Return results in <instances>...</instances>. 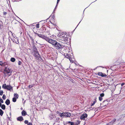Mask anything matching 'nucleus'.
Returning a JSON list of instances; mask_svg holds the SVG:
<instances>
[{
	"label": "nucleus",
	"instance_id": "f3484780",
	"mask_svg": "<svg viewBox=\"0 0 125 125\" xmlns=\"http://www.w3.org/2000/svg\"><path fill=\"white\" fill-rule=\"evenodd\" d=\"M116 119H114L113 120H112L110 122V123H112V124H113L114 122H115L116 121Z\"/></svg>",
	"mask_w": 125,
	"mask_h": 125
},
{
	"label": "nucleus",
	"instance_id": "39448f33",
	"mask_svg": "<svg viewBox=\"0 0 125 125\" xmlns=\"http://www.w3.org/2000/svg\"><path fill=\"white\" fill-rule=\"evenodd\" d=\"M11 69H10L8 67H6L4 70V73L5 74L6 73L8 74L9 76L11 75L12 72L11 71Z\"/></svg>",
	"mask_w": 125,
	"mask_h": 125
},
{
	"label": "nucleus",
	"instance_id": "cd10ccee",
	"mask_svg": "<svg viewBox=\"0 0 125 125\" xmlns=\"http://www.w3.org/2000/svg\"><path fill=\"white\" fill-rule=\"evenodd\" d=\"M104 95V94L103 93H102L100 94V96L101 97H103Z\"/></svg>",
	"mask_w": 125,
	"mask_h": 125
},
{
	"label": "nucleus",
	"instance_id": "0eeeda50",
	"mask_svg": "<svg viewBox=\"0 0 125 125\" xmlns=\"http://www.w3.org/2000/svg\"><path fill=\"white\" fill-rule=\"evenodd\" d=\"M47 40H46V41L52 44L53 46L56 41L55 40H53L52 39H49L48 37H47Z\"/></svg>",
	"mask_w": 125,
	"mask_h": 125
},
{
	"label": "nucleus",
	"instance_id": "dca6fc26",
	"mask_svg": "<svg viewBox=\"0 0 125 125\" xmlns=\"http://www.w3.org/2000/svg\"><path fill=\"white\" fill-rule=\"evenodd\" d=\"M1 108L3 110H4L5 109L6 106L4 104H2L1 106Z\"/></svg>",
	"mask_w": 125,
	"mask_h": 125
},
{
	"label": "nucleus",
	"instance_id": "5701e85b",
	"mask_svg": "<svg viewBox=\"0 0 125 125\" xmlns=\"http://www.w3.org/2000/svg\"><path fill=\"white\" fill-rule=\"evenodd\" d=\"M16 101V98L15 97H14L12 98V101L14 102H15Z\"/></svg>",
	"mask_w": 125,
	"mask_h": 125
},
{
	"label": "nucleus",
	"instance_id": "2eb2a0df",
	"mask_svg": "<svg viewBox=\"0 0 125 125\" xmlns=\"http://www.w3.org/2000/svg\"><path fill=\"white\" fill-rule=\"evenodd\" d=\"M80 122L79 120H77L76 122H74V125H78L80 124Z\"/></svg>",
	"mask_w": 125,
	"mask_h": 125
},
{
	"label": "nucleus",
	"instance_id": "bf43d9fd",
	"mask_svg": "<svg viewBox=\"0 0 125 125\" xmlns=\"http://www.w3.org/2000/svg\"><path fill=\"white\" fill-rule=\"evenodd\" d=\"M76 27H76L75 28V29H74V30H75V29L76 28Z\"/></svg>",
	"mask_w": 125,
	"mask_h": 125
},
{
	"label": "nucleus",
	"instance_id": "6ab92c4d",
	"mask_svg": "<svg viewBox=\"0 0 125 125\" xmlns=\"http://www.w3.org/2000/svg\"><path fill=\"white\" fill-rule=\"evenodd\" d=\"M49 118L51 119H53V114H51L49 115Z\"/></svg>",
	"mask_w": 125,
	"mask_h": 125
},
{
	"label": "nucleus",
	"instance_id": "393cba45",
	"mask_svg": "<svg viewBox=\"0 0 125 125\" xmlns=\"http://www.w3.org/2000/svg\"><path fill=\"white\" fill-rule=\"evenodd\" d=\"M71 123H72V122L71 121L66 122L65 123V124H64V125H66L68 124H71Z\"/></svg>",
	"mask_w": 125,
	"mask_h": 125
},
{
	"label": "nucleus",
	"instance_id": "4c0bfd02",
	"mask_svg": "<svg viewBox=\"0 0 125 125\" xmlns=\"http://www.w3.org/2000/svg\"><path fill=\"white\" fill-rule=\"evenodd\" d=\"M53 15L52 16V18L53 19H54V18H55V16L54 15V14H53Z\"/></svg>",
	"mask_w": 125,
	"mask_h": 125
},
{
	"label": "nucleus",
	"instance_id": "72a5a7b5",
	"mask_svg": "<svg viewBox=\"0 0 125 125\" xmlns=\"http://www.w3.org/2000/svg\"><path fill=\"white\" fill-rule=\"evenodd\" d=\"M102 67V68H103V66H97V67H96L94 69V70H95L98 67Z\"/></svg>",
	"mask_w": 125,
	"mask_h": 125
},
{
	"label": "nucleus",
	"instance_id": "412c9836",
	"mask_svg": "<svg viewBox=\"0 0 125 125\" xmlns=\"http://www.w3.org/2000/svg\"><path fill=\"white\" fill-rule=\"evenodd\" d=\"M64 113H62L61 114L60 116L62 117H65V115H64Z\"/></svg>",
	"mask_w": 125,
	"mask_h": 125
},
{
	"label": "nucleus",
	"instance_id": "423d86ee",
	"mask_svg": "<svg viewBox=\"0 0 125 125\" xmlns=\"http://www.w3.org/2000/svg\"><path fill=\"white\" fill-rule=\"evenodd\" d=\"M72 54L73 55L72 53ZM66 57L67 58L69 59L70 62L72 63H74V61L73 60V59H74L73 58V55H71L70 54L66 53Z\"/></svg>",
	"mask_w": 125,
	"mask_h": 125
},
{
	"label": "nucleus",
	"instance_id": "58836bf2",
	"mask_svg": "<svg viewBox=\"0 0 125 125\" xmlns=\"http://www.w3.org/2000/svg\"><path fill=\"white\" fill-rule=\"evenodd\" d=\"M31 40L32 41V42L34 43V40L32 38H31Z\"/></svg>",
	"mask_w": 125,
	"mask_h": 125
},
{
	"label": "nucleus",
	"instance_id": "e433bc0d",
	"mask_svg": "<svg viewBox=\"0 0 125 125\" xmlns=\"http://www.w3.org/2000/svg\"><path fill=\"white\" fill-rule=\"evenodd\" d=\"M33 87V85H29V88H31L32 87Z\"/></svg>",
	"mask_w": 125,
	"mask_h": 125
},
{
	"label": "nucleus",
	"instance_id": "4d7b16f0",
	"mask_svg": "<svg viewBox=\"0 0 125 125\" xmlns=\"http://www.w3.org/2000/svg\"><path fill=\"white\" fill-rule=\"evenodd\" d=\"M0 89H1V87H0Z\"/></svg>",
	"mask_w": 125,
	"mask_h": 125
},
{
	"label": "nucleus",
	"instance_id": "9b49d317",
	"mask_svg": "<svg viewBox=\"0 0 125 125\" xmlns=\"http://www.w3.org/2000/svg\"><path fill=\"white\" fill-rule=\"evenodd\" d=\"M98 74L100 76H101L102 77H105L106 76V75L105 74L103 73L102 72H98Z\"/></svg>",
	"mask_w": 125,
	"mask_h": 125
},
{
	"label": "nucleus",
	"instance_id": "f257e3e1",
	"mask_svg": "<svg viewBox=\"0 0 125 125\" xmlns=\"http://www.w3.org/2000/svg\"><path fill=\"white\" fill-rule=\"evenodd\" d=\"M57 36L60 39V42L62 43L67 44L70 42L69 36L66 32H61L60 34H58Z\"/></svg>",
	"mask_w": 125,
	"mask_h": 125
},
{
	"label": "nucleus",
	"instance_id": "6e6552de",
	"mask_svg": "<svg viewBox=\"0 0 125 125\" xmlns=\"http://www.w3.org/2000/svg\"><path fill=\"white\" fill-rule=\"evenodd\" d=\"M38 36L40 37L42 39H44L45 40H47V37L43 35L42 34H37Z\"/></svg>",
	"mask_w": 125,
	"mask_h": 125
},
{
	"label": "nucleus",
	"instance_id": "ea45409f",
	"mask_svg": "<svg viewBox=\"0 0 125 125\" xmlns=\"http://www.w3.org/2000/svg\"><path fill=\"white\" fill-rule=\"evenodd\" d=\"M27 125H32V123L31 122H29L28 124Z\"/></svg>",
	"mask_w": 125,
	"mask_h": 125
},
{
	"label": "nucleus",
	"instance_id": "1a4fd4ad",
	"mask_svg": "<svg viewBox=\"0 0 125 125\" xmlns=\"http://www.w3.org/2000/svg\"><path fill=\"white\" fill-rule=\"evenodd\" d=\"M87 116V115L86 113L82 115L80 117V119L81 120H84L85 118Z\"/></svg>",
	"mask_w": 125,
	"mask_h": 125
},
{
	"label": "nucleus",
	"instance_id": "ddd939ff",
	"mask_svg": "<svg viewBox=\"0 0 125 125\" xmlns=\"http://www.w3.org/2000/svg\"><path fill=\"white\" fill-rule=\"evenodd\" d=\"M22 115L23 116H25L27 115V113L26 111L23 110L21 112Z\"/></svg>",
	"mask_w": 125,
	"mask_h": 125
},
{
	"label": "nucleus",
	"instance_id": "c756f323",
	"mask_svg": "<svg viewBox=\"0 0 125 125\" xmlns=\"http://www.w3.org/2000/svg\"><path fill=\"white\" fill-rule=\"evenodd\" d=\"M24 123L25 124H27L29 123L28 121V120H26L24 121Z\"/></svg>",
	"mask_w": 125,
	"mask_h": 125
},
{
	"label": "nucleus",
	"instance_id": "79ce46f5",
	"mask_svg": "<svg viewBox=\"0 0 125 125\" xmlns=\"http://www.w3.org/2000/svg\"><path fill=\"white\" fill-rule=\"evenodd\" d=\"M125 83H122L121 84V86H123L125 84Z\"/></svg>",
	"mask_w": 125,
	"mask_h": 125
},
{
	"label": "nucleus",
	"instance_id": "e2e57ef3",
	"mask_svg": "<svg viewBox=\"0 0 125 125\" xmlns=\"http://www.w3.org/2000/svg\"><path fill=\"white\" fill-rule=\"evenodd\" d=\"M99 108V107L98 108Z\"/></svg>",
	"mask_w": 125,
	"mask_h": 125
},
{
	"label": "nucleus",
	"instance_id": "8fccbe9b",
	"mask_svg": "<svg viewBox=\"0 0 125 125\" xmlns=\"http://www.w3.org/2000/svg\"><path fill=\"white\" fill-rule=\"evenodd\" d=\"M1 103H1L0 102V107L2 105V104H1Z\"/></svg>",
	"mask_w": 125,
	"mask_h": 125
},
{
	"label": "nucleus",
	"instance_id": "aec40b11",
	"mask_svg": "<svg viewBox=\"0 0 125 125\" xmlns=\"http://www.w3.org/2000/svg\"><path fill=\"white\" fill-rule=\"evenodd\" d=\"M4 112L1 109H0V115L1 116H2L3 115Z\"/></svg>",
	"mask_w": 125,
	"mask_h": 125
},
{
	"label": "nucleus",
	"instance_id": "4be33fe9",
	"mask_svg": "<svg viewBox=\"0 0 125 125\" xmlns=\"http://www.w3.org/2000/svg\"><path fill=\"white\" fill-rule=\"evenodd\" d=\"M14 96L15 97H16V98H18L19 96L17 94H14Z\"/></svg>",
	"mask_w": 125,
	"mask_h": 125
},
{
	"label": "nucleus",
	"instance_id": "473e14b6",
	"mask_svg": "<svg viewBox=\"0 0 125 125\" xmlns=\"http://www.w3.org/2000/svg\"><path fill=\"white\" fill-rule=\"evenodd\" d=\"M21 64V61H19L18 62V64L19 65H20Z\"/></svg>",
	"mask_w": 125,
	"mask_h": 125
},
{
	"label": "nucleus",
	"instance_id": "f704fd0d",
	"mask_svg": "<svg viewBox=\"0 0 125 125\" xmlns=\"http://www.w3.org/2000/svg\"><path fill=\"white\" fill-rule=\"evenodd\" d=\"M70 125H74V122H72V123Z\"/></svg>",
	"mask_w": 125,
	"mask_h": 125
},
{
	"label": "nucleus",
	"instance_id": "9d476101",
	"mask_svg": "<svg viewBox=\"0 0 125 125\" xmlns=\"http://www.w3.org/2000/svg\"><path fill=\"white\" fill-rule=\"evenodd\" d=\"M64 114L65 117H70L71 115V113L68 112L64 113Z\"/></svg>",
	"mask_w": 125,
	"mask_h": 125
},
{
	"label": "nucleus",
	"instance_id": "c9c22d12",
	"mask_svg": "<svg viewBox=\"0 0 125 125\" xmlns=\"http://www.w3.org/2000/svg\"><path fill=\"white\" fill-rule=\"evenodd\" d=\"M58 5V4H57V3L56 4V5L55 7L54 8L55 9H56L57 8V6Z\"/></svg>",
	"mask_w": 125,
	"mask_h": 125
},
{
	"label": "nucleus",
	"instance_id": "0e129e2a",
	"mask_svg": "<svg viewBox=\"0 0 125 125\" xmlns=\"http://www.w3.org/2000/svg\"><path fill=\"white\" fill-rule=\"evenodd\" d=\"M96 0H96L95 1H96Z\"/></svg>",
	"mask_w": 125,
	"mask_h": 125
},
{
	"label": "nucleus",
	"instance_id": "7ed1b4c3",
	"mask_svg": "<svg viewBox=\"0 0 125 125\" xmlns=\"http://www.w3.org/2000/svg\"><path fill=\"white\" fill-rule=\"evenodd\" d=\"M2 88L7 89L10 91H13V88L12 86L10 85H7L5 84H4L2 86Z\"/></svg>",
	"mask_w": 125,
	"mask_h": 125
},
{
	"label": "nucleus",
	"instance_id": "6e6d98bb",
	"mask_svg": "<svg viewBox=\"0 0 125 125\" xmlns=\"http://www.w3.org/2000/svg\"><path fill=\"white\" fill-rule=\"evenodd\" d=\"M36 43H38V42H37V41H36ZM39 43H38V44H39Z\"/></svg>",
	"mask_w": 125,
	"mask_h": 125
},
{
	"label": "nucleus",
	"instance_id": "c85d7f7f",
	"mask_svg": "<svg viewBox=\"0 0 125 125\" xmlns=\"http://www.w3.org/2000/svg\"><path fill=\"white\" fill-rule=\"evenodd\" d=\"M102 97H101L100 96H99V100L100 101H101L102 100Z\"/></svg>",
	"mask_w": 125,
	"mask_h": 125
},
{
	"label": "nucleus",
	"instance_id": "603ef678",
	"mask_svg": "<svg viewBox=\"0 0 125 125\" xmlns=\"http://www.w3.org/2000/svg\"><path fill=\"white\" fill-rule=\"evenodd\" d=\"M10 116H11V112H10Z\"/></svg>",
	"mask_w": 125,
	"mask_h": 125
},
{
	"label": "nucleus",
	"instance_id": "a18cd8bd",
	"mask_svg": "<svg viewBox=\"0 0 125 125\" xmlns=\"http://www.w3.org/2000/svg\"><path fill=\"white\" fill-rule=\"evenodd\" d=\"M60 0H57V4H58Z\"/></svg>",
	"mask_w": 125,
	"mask_h": 125
},
{
	"label": "nucleus",
	"instance_id": "a211bd4d",
	"mask_svg": "<svg viewBox=\"0 0 125 125\" xmlns=\"http://www.w3.org/2000/svg\"><path fill=\"white\" fill-rule=\"evenodd\" d=\"M10 60L11 62H14L15 61V59L14 58L12 57L11 58Z\"/></svg>",
	"mask_w": 125,
	"mask_h": 125
},
{
	"label": "nucleus",
	"instance_id": "3c124183",
	"mask_svg": "<svg viewBox=\"0 0 125 125\" xmlns=\"http://www.w3.org/2000/svg\"><path fill=\"white\" fill-rule=\"evenodd\" d=\"M106 106H107V105H104V107H106Z\"/></svg>",
	"mask_w": 125,
	"mask_h": 125
},
{
	"label": "nucleus",
	"instance_id": "f8f14e48",
	"mask_svg": "<svg viewBox=\"0 0 125 125\" xmlns=\"http://www.w3.org/2000/svg\"><path fill=\"white\" fill-rule=\"evenodd\" d=\"M17 120L18 121H21L23 120V117L21 116L17 118Z\"/></svg>",
	"mask_w": 125,
	"mask_h": 125
},
{
	"label": "nucleus",
	"instance_id": "bb28decb",
	"mask_svg": "<svg viewBox=\"0 0 125 125\" xmlns=\"http://www.w3.org/2000/svg\"><path fill=\"white\" fill-rule=\"evenodd\" d=\"M3 91L2 90L0 91V95H3Z\"/></svg>",
	"mask_w": 125,
	"mask_h": 125
},
{
	"label": "nucleus",
	"instance_id": "49530a36",
	"mask_svg": "<svg viewBox=\"0 0 125 125\" xmlns=\"http://www.w3.org/2000/svg\"><path fill=\"white\" fill-rule=\"evenodd\" d=\"M39 44L40 45H43V44H40V43H39ZM43 47V46H41V47H42V48Z\"/></svg>",
	"mask_w": 125,
	"mask_h": 125
},
{
	"label": "nucleus",
	"instance_id": "5fc2aeb1",
	"mask_svg": "<svg viewBox=\"0 0 125 125\" xmlns=\"http://www.w3.org/2000/svg\"><path fill=\"white\" fill-rule=\"evenodd\" d=\"M106 101H104L103 102V103H104Z\"/></svg>",
	"mask_w": 125,
	"mask_h": 125
},
{
	"label": "nucleus",
	"instance_id": "13d9d810",
	"mask_svg": "<svg viewBox=\"0 0 125 125\" xmlns=\"http://www.w3.org/2000/svg\"><path fill=\"white\" fill-rule=\"evenodd\" d=\"M76 27H76L75 28V29H74V30H75V29L76 28Z\"/></svg>",
	"mask_w": 125,
	"mask_h": 125
},
{
	"label": "nucleus",
	"instance_id": "c03bdc74",
	"mask_svg": "<svg viewBox=\"0 0 125 125\" xmlns=\"http://www.w3.org/2000/svg\"><path fill=\"white\" fill-rule=\"evenodd\" d=\"M3 63L2 61H0V65H1Z\"/></svg>",
	"mask_w": 125,
	"mask_h": 125
},
{
	"label": "nucleus",
	"instance_id": "052dcab7",
	"mask_svg": "<svg viewBox=\"0 0 125 125\" xmlns=\"http://www.w3.org/2000/svg\"><path fill=\"white\" fill-rule=\"evenodd\" d=\"M76 27H76L75 28V29H74V30H75V29L76 28Z\"/></svg>",
	"mask_w": 125,
	"mask_h": 125
},
{
	"label": "nucleus",
	"instance_id": "37998d69",
	"mask_svg": "<svg viewBox=\"0 0 125 125\" xmlns=\"http://www.w3.org/2000/svg\"><path fill=\"white\" fill-rule=\"evenodd\" d=\"M7 12H3V15H5L7 14Z\"/></svg>",
	"mask_w": 125,
	"mask_h": 125
},
{
	"label": "nucleus",
	"instance_id": "a19ab883",
	"mask_svg": "<svg viewBox=\"0 0 125 125\" xmlns=\"http://www.w3.org/2000/svg\"><path fill=\"white\" fill-rule=\"evenodd\" d=\"M55 10H56V9H54V10H53V13H52V14H54V13H55Z\"/></svg>",
	"mask_w": 125,
	"mask_h": 125
},
{
	"label": "nucleus",
	"instance_id": "864d4df0",
	"mask_svg": "<svg viewBox=\"0 0 125 125\" xmlns=\"http://www.w3.org/2000/svg\"><path fill=\"white\" fill-rule=\"evenodd\" d=\"M81 21H80V22H79V23H78V25H77V27H77L78 26V25H79V24L80 23V22Z\"/></svg>",
	"mask_w": 125,
	"mask_h": 125
},
{
	"label": "nucleus",
	"instance_id": "7c9ffc66",
	"mask_svg": "<svg viewBox=\"0 0 125 125\" xmlns=\"http://www.w3.org/2000/svg\"><path fill=\"white\" fill-rule=\"evenodd\" d=\"M8 119L10 121H11L12 120L11 119V116L9 117H8Z\"/></svg>",
	"mask_w": 125,
	"mask_h": 125
},
{
	"label": "nucleus",
	"instance_id": "b1692460",
	"mask_svg": "<svg viewBox=\"0 0 125 125\" xmlns=\"http://www.w3.org/2000/svg\"><path fill=\"white\" fill-rule=\"evenodd\" d=\"M96 102V100H95L93 102V103L91 104V106H93L95 103Z\"/></svg>",
	"mask_w": 125,
	"mask_h": 125
},
{
	"label": "nucleus",
	"instance_id": "680f3d73",
	"mask_svg": "<svg viewBox=\"0 0 125 125\" xmlns=\"http://www.w3.org/2000/svg\"><path fill=\"white\" fill-rule=\"evenodd\" d=\"M84 10L83 11V13L84 12Z\"/></svg>",
	"mask_w": 125,
	"mask_h": 125
},
{
	"label": "nucleus",
	"instance_id": "4468645a",
	"mask_svg": "<svg viewBox=\"0 0 125 125\" xmlns=\"http://www.w3.org/2000/svg\"><path fill=\"white\" fill-rule=\"evenodd\" d=\"M5 103L7 105H9L10 103V101L8 99L6 100L5 102Z\"/></svg>",
	"mask_w": 125,
	"mask_h": 125
},
{
	"label": "nucleus",
	"instance_id": "20e7f679",
	"mask_svg": "<svg viewBox=\"0 0 125 125\" xmlns=\"http://www.w3.org/2000/svg\"><path fill=\"white\" fill-rule=\"evenodd\" d=\"M53 46L54 47L55 49L59 51H61L62 48V45L56 41L55 42Z\"/></svg>",
	"mask_w": 125,
	"mask_h": 125
},
{
	"label": "nucleus",
	"instance_id": "09e8293b",
	"mask_svg": "<svg viewBox=\"0 0 125 125\" xmlns=\"http://www.w3.org/2000/svg\"><path fill=\"white\" fill-rule=\"evenodd\" d=\"M2 25L0 24V28L1 29Z\"/></svg>",
	"mask_w": 125,
	"mask_h": 125
},
{
	"label": "nucleus",
	"instance_id": "2f4dec72",
	"mask_svg": "<svg viewBox=\"0 0 125 125\" xmlns=\"http://www.w3.org/2000/svg\"><path fill=\"white\" fill-rule=\"evenodd\" d=\"M36 27L37 28H39V24H37L36 25Z\"/></svg>",
	"mask_w": 125,
	"mask_h": 125
},
{
	"label": "nucleus",
	"instance_id": "f03ea898",
	"mask_svg": "<svg viewBox=\"0 0 125 125\" xmlns=\"http://www.w3.org/2000/svg\"><path fill=\"white\" fill-rule=\"evenodd\" d=\"M32 50L33 51L32 53L33 55L36 59H39L40 58L42 59L41 55L39 54L37 48L34 45L33 46Z\"/></svg>",
	"mask_w": 125,
	"mask_h": 125
},
{
	"label": "nucleus",
	"instance_id": "de8ad7c7",
	"mask_svg": "<svg viewBox=\"0 0 125 125\" xmlns=\"http://www.w3.org/2000/svg\"><path fill=\"white\" fill-rule=\"evenodd\" d=\"M17 40V42H16V43L17 44H18V43H19V42L18 40Z\"/></svg>",
	"mask_w": 125,
	"mask_h": 125
},
{
	"label": "nucleus",
	"instance_id": "a878e982",
	"mask_svg": "<svg viewBox=\"0 0 125 125\" xmlns=\"http://www.w3.org/2000/svg\"><path fill=\"white\" fill-rule=\"evenodd\" d=\"M6 96L4 94L3 95V96L2 97V98L3 99V100H5L6 98Z\"/></svg>",
	"mask_w": 125,
	"mask_h": 125
}]
</instances>
